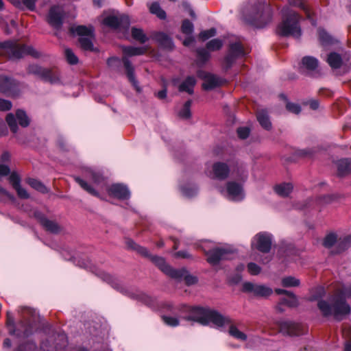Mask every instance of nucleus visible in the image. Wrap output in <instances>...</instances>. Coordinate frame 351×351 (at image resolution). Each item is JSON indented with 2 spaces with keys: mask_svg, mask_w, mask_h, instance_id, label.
Segmentation results:
<instances>
[{
  "mask_svg": "<svg viewBox=\"0 0 351 351\" xmlns=\"http://www.w3.org/2000/svg\"><path fill=\"white\" fill-rule=\"evenodd\" d=\"M0 195H2L3 196L5 197L6 198L10 200L14 199V197L8 191H6L4 189H3L1 186H0Z\"/></svg>",
  "mask_w": 351,
  "mask_h": 351,
  "instance_id": "nucleus-64",
  "label": "nucleus"
},
{
  "mask_svg": "<svg viewBox=\"0 0 351 351\" xmlns=\"http://www.w3.org/2000/svg\"><path fill=\"white\" fill-rule=\"evenodd\" d=\"M215 34H216L215 29L211 28L210 29L202 32L199 34V38L201 39H202L203 40H205L206 39H208L210 37L214 36L215 35Z\"/></svg>",
  "mask_w": 351,
  "mask_h": 351,
  "instance_id": "nucleus-53",
  "label": "nucleus"
},
{
  "mask_svg": "<svg viewBox=\"0 0 351 351\" xmlns=\"http://www.w3.org/2000/svg\"><path fill=\"white\" fill-rule=\"evenodd\" d=\"M7 325H8L10 332L11 334H14V319H13L12 315L10 314L9 313H8V314H7Z\"/></svg>",
  "mask_w": 351,
  "mask_h": 351,
  "instance_id": "nucleus-61",
  "label": "nucleus"
},
{
  "mask_svg": "<svg viewBox=\"0 0 351 351\" xmlns=\"http://www.w3.org/2000/svg\"><path fill=\"white\" fill-rule=\"evenodd\" d=\"M156 40L165 48L171 49L173 42L171 39L164 33H159L156 35Z\"/></svg>",
  "mask_w": 351,
  "mask_h": 351,
  "instance_id": "nucleus-33",
  "label": "nucleus"
},
{
  "mask_svg": "<svg viewBox=\"0 0 351 351\" xmlns=\"http://www.w3.org/2000/svg\"><path fill=\"white\" fill-rule=\"evenodd\" d=\"M213 172L214 178L224 180L228 176L230 169L227 164L218 162L213 165Z\"/></svg>",
  "mask_w": 351,
  "mask_h": 351,
  "instance_id": "nucleus-21",
  "label": "nucleus"
},
{
  "mask_svg": "<svg viewBox=\"0 0 351 351\" xmlns=\"http://www.w3.org/2000/svg\"><path fill=\"white\" fill-rule=\"evenodd\" d=\"M181 7L182 8V9L186 11V12H188L189 15L195 19V14L193 11V10L192 9L191 6V4L188 2V1H183L181 4H180Z\"/></svg>",
  "mask_w": 351,
  "mask_h": 351,
  "instance_id": "nucleus-54",
  "label": "nucleus"
},
{
  "mask_svg": "<svg viewBox=\"0 0 351 351\" xmlns=\"http://www.w3.org/2000/svg\"><path fill=\"white\" fill-rule=\"evenodd\" d=\"M86 176L95 184H99L103 179L102 177L99 173H97L92 171H88L86 173Z\"/></svg>",
  "mask_w": 351,
  "mask_h": 351,
  "instance_id": "nucleus-49",
  "label": "nucleus"
},
{
  "mask_svg": "<svg viewBox=\"0 0 351 351\" xmlns=\"http://www.w3.org/2000/svg\"><path fill=\"white\" fill-rule=\"evenodd\" d=\"M282 285L285 287H299L300 280L293 276H286L282 278Z\"/></svg>",
  "mask_w": 351,
  "mask_h": 351,
  "instance_id": "nucleus-32",
  "label": "nucleus"
},
{
  "mask_svg": "<svg viewBox=\"0 0 351 351\" xmlns=\"http://www.w3.org/2000/svg\"><path fill=\"white\" fill-rule=\"evenodd\" d=\"M247 268L251 275H258L261 271V268L254 263H248Z\"/></svg>",
  "mask_w": 351,
  "mask_h": 351,
  "instance_id": "nucleus-51",
  "label": "nucleus"
},
{
  "mask_svg": "<svg viewBox=\"0 0 351 351\" xmlns=\"http://www.w3.org/2000/svg\"><path fill=\"white\" fill-rule=\"evenodd\" d=\"M36 1L37 0H22V2L18 1L16 6L21 8H25L29 10H34Z\"/></svg>",
  "mask_w": 351,
  "mask_h": 351,
  "instance_id": "nucleus-44",
  "label": "nucleus"
},
{
  "mask_svg": "<svg viewBox=\"0 0 351 351\" xmlns=\"http://www.w3.org/2000/svg\"><path fill=\"white\" fill-rule=\"evenodd\" d=\"M41 223L47 230L51 232H58L60 230L56 223L47 219H43Z\"/></svg>",
  "mask_w": 351,
  "mask_h": 351,
  "instance_id": "nucleus-41",
  "label": "nucleus"
},
{
  "mask_svg": "<svg viewBox=\"0 0 351 351\" xmlns=\"http://www.w3.org/2000/svg\"><path fill=\"white\" fill-rule=\"evenodd\" d=\"M252 247L258 251L267 253L271 246V235L267 232H259L252 240Z\"/></svg>",
  "mask_w": 351,
  "mask_h": 351,
  "instance_id": "nucleus-9",
  "label": "nucleus"
},
{
  "mask_svg": "<svg viewBox=\"0 0 351 351\" xmlns=\"http://www.w3.org/2000/svg\"><path fill=\"white\" fill-rule=\"evenodd\" d=\"M286 108L290 112H292V113H294L296 114H299L301 111L300 106L298 104H295V103L288 102L286 104Z\"/></svg>",
  "mask_w": 351,
  "mask_h": 351,
  "instance_id": "nucleus-52",
  "label": "nucleus"
},
{
  "mask_svg": "<svg viewBox=\"0 0 351 351\" xmlns=\"http://www.w3.org/2000/svg\"><path fill=\"white\" fill-rule=\"evenodd\" d=\"M103 23L113 29L128 28L130 25L129 17L124 14H110L103 20Z\"/></svg>",
  "mask_w": 351,
  "mask_h": 351,
  "instance_id": "nucleus-15",
  "label": "nucleus"
},
{
  "mask_svg": "<svg viewBox=\"0 0 351 351\" xmlns=\"http://www.w3.org/2000/svg\"><path fill=\"white\" fill-rule=\"evenodd\" d=\"M319 38L323 45L332 44L335 40L329 35L324 29H319L318 31Z\"/></svg>",
  "mask_w": 351,
  "mask_h": 351,
  "instance_id": "nucleus-37",
  "label": "nucleus"
},
{
  "mask_svg": "<svg viewBox=\"0 0 351 351\" xmlns=\"http://www.w3.org/2000/svg\"><path fill=\"white\" fill-rule=\"evenodd\" d=\"M237 134L240 138L245 139L249 136L250 130L246 127L239 128L237 130Z\"/></svg>",
  "mask_w": 351,
  "mask_h": 351,
  "instance_id": "nucleus-60",
  "label": "nucleus"
},
{
  "mask_svg": "<svg viewBox=\"0 0 351 351\" xmlns=\"http://www.w3.org/2000/svg\"><path fill=\"white\" fill-rule=\"evenodd\" d=\"M302 68L313 71L318 66V60L312 56L304 57L302 60Z\"/></svg>",
  "mask_w": 351,
  "mask_h": 351,
  "instance_id": "nucleus-28",
  "label": "nucleus"
},
{
  "mask_svg": "<svg viewBox=\"0 0 351 351\" xmlns=\"http://www.w3.org/2000/svg\"><path fill=\"white\" fill-rule=\"evenodd\" d=\"M187 320H193L202 325L213 324L217 327L222 326L229 322L227 317H223L217 312L202 308H194L191 315L186 318Z\"/></svg>",
  "mask_w": 351,
  "mask_h": 351,
  "instance_id": "nucleus-3",
  "label": "nucleus"
},
{
  "mask_svg": "<svg viewBox=\"0 0 351 351\" xmlns=\"http://www.w3.org/2000/svg\"><path fill=\"white\" fill-rule=\"evenodd\" d=\"M343 335L349 339V341L345 345V351H351V328L345 330Z\"/></svg>",
  "mask_w": 351,
  "mask_h": 351,
  "instance_id": "nucleus-59",
  "label": "nucleus"
},
{
  "mask_svg": "<svg viewBox=\"0 0 351 351\" xmlns=\"http://www.w3.org/2000/svg\"><path fill=\"white\" fill-rule=\"evenodd\" d=\"M123 51L128 56H139L145 53L146 49L145 47H124Z\"/></svg>",
  "mask_w": 351,
  "mask_h": 351,
  "instance_id": "nucleus-31",
  "label": "nucleus"
},
{
  "mask_svg": "<svg viewBox=\"0 0 351 351\" xmlns=\"http://www.w3.org/2000/svg\"><path fill=\"white\" fill-rule=\"evenodd\" d=\"M196 84V80L193 76L188 77L179 86V90L193 94V88Z\"/></svg>",
  "mask_w": 351,
  "mask_h": 351,
  "instance_id": "nucleus-26",
  "label": "nucleus"
},
{
  "mask_svg": "<svg viewBox=\"0 0 351 351\" xmlns=\"http://www.w3.org/2000/svg\"><path fill=\"white\" fill-rule=\"evenodd\" d=\"M280 330L289 335H300L303 332V326L298 323L290 321H281L279 322Z\"/></svg>",
  "mask_w": 351,
  "mask_h": 351,
  "instance_id": "nucleus-16",
  "label": "nucleus"
},
{
  "mask_svg": "<svg viewBox=\"0 0 351 351\" xmlns=\"http://www.w3.org/2000/svg\"><path fill=\"white\" fill-rule=\"evenodd\" d=\"M163 322L169 326H176L179 325L180 321L177 318L171 316H162Z\"/></svg>",
  "mask_w": 351,
  "mask_h": 351,
  "instance_id": "nucleus-50",
  "label": "nucleus"
},
{
  "mask_svg": "<svg viewBox=\"0 0 351 351\" xmlns=\"http://www.w3.org/2000/svg\"><path fill=\"white\" fill-rule=\"evenodd\" d=\"M293 190V186L291 183H281L275 186V192L281 197L288 196Z\"/></svg>",
  "mask_w": 351,
  "mask_h": 351,
  "instance_id": "nucleus-27",
  "label": "nucleus"
},
{
  "mask_svg": "<svg viewBox=\"0 0 351 351\" xmlns=\"http://www.w3.org/2000/svg\"><path fill=\"white\" fill-rule=\"evenodd\" d=\"M220 192L226 198L234 202H240L245 197L243 184L235 181L228 182L226 188L221 189Z\"/></svg>",
  "mask_w": 351,
  "mask_h": 351,
  "instance_id": "nucleus-7",
  "label": "nucleus"
},
{
  "mask_svg": "<svg viewBox=\"0 0 351 351\" xmlns=\"http://www.w3.org/2000/svg\"><path fill=\"white\" fill-rule=\"evenodd\" d=\"M108 193L110 195L121 199H128L130 195V193L128 189L125 186L121 184H112L108 189Z\"/></svg>",
  "mask_w": 351,
  "mask_h": 351,
  "instance_id": "nucleus-19",
  "label": "nucleus"
},
{
  "mask_svg": "<svg viewBox=\"0 0 351 351\" xmlns=\"http://www.w3.org/2000/svg\"><path fill=\"white\" fill-rule=\"evenodd\" d=\"M182 32L186 35H191L193 32V25L189 20H184L182 24Z\"/></svg>",
  "mask_w": 351,
  "mask_h": 351,
  "instance_id": "nucleus-46",
  "label": "nucleus"
},
{
  "mask_svg": "<svg viewBox=\"0 0 351 351\" xmlns=\"http://www.w3.org/2000/svg\"><path fill=\"white\" fill-rule=\"evenodd\" d=\"M28 71L29 73L37 75L43 80L51 83H56L59 81V75L57 73L36 64L30 65Z\"/></svg>",
  "mask_w": 351,
  "mask_h": 351,
  "instance_id": "nucleus-11",
  "label": "nucleus"
},
{
  "mask_svg": "<svg viewBox=\"0 0 351 351\" xmlns=\"http://www.w3.org/2000/svg\"><path fill=\"white\" fill-rule=\"evenodd\" d=\"M223 45V43L219 39H213L210 41H209L207 45V49L209 51H215L219 49Z\"/></svg>",
  "mask_w": 351,
  "mask_h": 351,
  "instance_id": "nucleus-45",
  "label": "nucleus"
},
{
  "mask_svg": "<svg viewBox=\"0 0 351 351\" xmlns=\"http://www.w3.org/2000/svg\"><path fill=\"white\" fill-rule=\"evenodd\" d=\"M12 105V103L7 99H0V110L7 111L11 109Z\"/></svg>",
  "mask_w": 351,
  "mask_h": 351,
  "instance_id": "nucleus-58",
  "label": "nucleus"
},
{
  "mask_svg": "<svg viewBox=\"0 0 351 351\" xmlns=\"http://www.w3.org/2000/svg\"><path fill=\"white\" fill-rule=\"evenodd\" d=\"M337 242V236L335 234H328L324 240V245L331 247Z\"/></svg>",
  "mask_w": 351,
  "mask_h": 351,
  "instance_id": "nucleus-48",
  "label": "nucleus"
},
{
  "mask_svg": "<svg viewBox=\"0 0 351 351\" xmlns=\"http://www.w3.org/2000/svg\"><path fill=\"white\" fill-rule=\"evenodd\" d=\"M247 172L244 169H238L237 172L235 174V178L244 182L247 178Z\"/></svg>",
  "mask_w": 351,
  "mask_h": 351,
  "instance_id": "nucleus-56",
  "label": "nucleus"
},
{
  "mask_svg": "<svg viewBox=\"0 0 351 351\" xmlns=\"http://www.w3.org/2000/svg\"><path fill=\"white\" fill-rule=\"evenodd\" d=\"M132 36L134 39L139 41L141 43H144L147 39L143 30L141 29L132 28Z\"/></svg>",
  "mask_w": 351,
  "mask_h": 351,
  "instance_id": "nucleus-42",
  "label": "nucleus"
},
{
  "mask_svg": "<svg viewBox=\"0 0 351 351\" xmlns=\"http://www.w3.org/2000/svg\"><path fill=\"white\" fill-rule=\"evenodd\" d=\"M16 121H18L19 125L22 127H27L29 123V120L27 114L24 111L21 110L16 111V115H14L12 113H9L6 116V122L13 133H16L18 130Z\"/></svg>",
  "mask_w": 351,
  "mask_h": 351,
  "instance_id": "nucleus-10",
  "label": "nucleus"
},
{
  "mask_svg": "<svg viewBox=\"0 0 351 351\" xmlns=\"http://www.w3.org/2000/svg\"><path fill=\"white\" fill-rule=\"evenodd\" d=\"M10 173V169L5 165H0V175L7 176Z\"/></svg>",
  "mask_w": 351,
  "mask_h": 351,
  "instance_id": "nucleus-63",
  "label": "nucleus"
},
{
  "mask_svg": "<svg viewBox=\"0 0 351 351\" xmlns=\"http://www.w3.org/2000/svg\"><path fill=\"white\" fill-rule=\"evenodd\" d=\"M9 180L14 189L16 191L19 197L23 199L29 198V195L27 191L20 185V179L16 173H11L9 177Z\"/></svg>",
  "mask_w": 351,
  "mask_h": 351,
  "instance_id": "nucleus-22",
  "label": "nucleus"
},
{
  "mask_svg": "<svg viewBox=\"0 0 351 351\" xmlns=\"http://www.w3.org/2000/svg\"><path fill=\"white\" fill-rule=\"evenodd\" d=\"M203 250L207 256L208 262L213 265L217 264L221 260L231 258L233 253L232 250L226 247L206 250L203 247Z\"/></svg>",
  "mask_w": 351,
  "mask_h": 351,
  "instance_id": "nucleus-8",
  "label": "nucleus"
},
{
  "mask_svg": "<svg viewBox=\"0 0 351 351\" xmlns=\"http://www.w3.org/2000/svg\"><path fill=\"white\" fill-rule=\"evenodd\" d=\"M282 14L283 19L278 25V34L285 36L299 37L301 31L298 25V15L288 7L282 10Z\"/></svg>",
  "mask_w": 351,
  "mask_h": 351,
  "instance_id": "nucleus-2",
  "label": "nucleus"
},
{
  "mask_svg": "<svg viewBox=\"0 0 351 351\" xmlns=\"http://www.w3.org/2000/svg\"><path fill=\"white\" fill-rule=\"evenodd\" d=\"M124 66L125 68L126 72H127V76L130 81V82L132 84V85L134 86V88L136 89V90L139 91L140 88L138 85V82L136 80L134 75V68L132 66L131 63L129 62V60L126 58H123V59Z\"/></svg>",
  "mask_w": 351,
  "mask_h": 351,
  "instance_id": "nucleus-23",
  "label": "nucleus"
},
{
  "mask_svg": "<svg viewBox=\"0 0 351 351\" xmlns=\"http://www.w3.org/2000/svg\"><path fill=\"white\" fill-rule=\"evenodd\" d=\"M156 40L165 48L171 49L173 42L171 39L164 33H159L156 35Z\"/></svg>",
  "mask_w": 351,
  "mask_h": 351,
  "instance_id": "nucleus-34",
  "label": "nucleus"
},
{
  "mask_svg": "<svg viewBox=\"0 0 351 351\" xmlns=\"http://www.w3.org/2000/svg\"><path fill=\"white\" fill-rule=\"evenodd\" d=\"M128 245L132 248H133L134 250H136L141 254H143L144 256H148V252H147V250L145 248L136 245L133 241H129L128 242Z\"/></svg>",
  "mask_w": 351,
  "mask_h": 351,
  "instance_id": "nucleus-57",
  "label": "nucleus"
},
{
  "mask_svg": "<svg viewBox=\"0 0 351 351\" xmlns=\"http://www.w3.org/2000/svg\"><path fill=\"white\" fill-rule=\"evenodd\" d=\"M197 75L199 77L204 80L202 86L205 90L213 89L219 86L221 83L220 79L218 78L216 75L203 71H199L197 73Z\"/></svg>",
  "mask_w": 351,
  "mask_h": 351,
  "instance_id": "nucleus-18",
  "label": "nucleus"
},
{
  "mask_svg": "<svg viewBox=\"0 0 351 351\" xmlns=\"http://www.w3.org/2000/svg\"><path fill=\"white\" fill-rule=\"evenodd\" d=\"M151 258L160 269L169 276L179 280L184 279L188 285L196 282V278L190 276L185 269H174L167 264L164 258L159 256H152Z\"/></svg>",
  "mask_w": 351,
  "mask_h": 351,
  "instance_id": "nucleus-5",
  "label": "nucleus"
},
{
  "mask_svg": "<svg viewBox=\"0 0 351 351\" xmlns=\"http://www.w3.org/2000/svg\"><path fill=\"white\" fill-rule=\"evenodd\" d=\"M338 173L340 176H344L351 172V159L343 158L337 162Z\"/></svg>",
  "mask_w": 351,
  "mask_h": 351,
  "instance_id": "nucleus-24",
  "label": "nucleus"
},
{
  "mask_svg": "<svg viewBox=\"0 0 351 351\" xmlns=\"http://www.w3.org/2000/svg\"><path fill=\"white\" fill-rule=\"evenodd\" d=\"M0 92L9 96L16 97L20 93L19 84L7 76H0Z\"/></svg>",
  "mask_w": 351,
  "mask_h": 351,
  "instance_id": "nucleus-12",
  "label": "nucleus"
},
{
  "mask_svg": "<svg viewBox=\"0 0 351 351\" xmlns=\"http://www.w3.org/2000/svg\"><path fill=\"white\" fill-rule=\"evenodd\" d=\"M62 9L60 7L54 6L51 8L49 16V23L56 28H58L62 25Z\"/></svg>",
  "mask_w": 351,
  "mask_h": 351,
  "instance_id": "nucleus-20",
  "label": "nucleus"
},
{
  "mask_svg": "<svg viewBox=\"0 0 351 351\" xmlns=\"http://www.w3.org/2000/svg\"><path fill=\"white\" fill-rule=\"evenodd\" d=\"M281 303L289 306H296L298 304V298L292 292H289L285 298H282Z\"/></svg>",
  "mask_w": 351,
  "mask_h": 351,
  "instance_id": "nucleus-35",
  "label": "nucleus"
},
{
  "mask_svg": "<svg viewBox=\"0 0 351 351\" xmlns=\"http://www.w3.org/2000/svg\"><path fill=\"white\" fill-rule=\"evenodd\" d=\"M27 54L38 56V52L32 47L20 45L11 41L0 43V55L8 56L11 59H19Z\"/></svg>",
  "mask_w": 351,
  "mask_h": 351,
  "instance_id": "nucleus-4",
  "label": "nucleus"
},
{
  "mask_svg": "<svg viewBox=\"0 0 351 351\" xmlns=\"http://www.w3.org/2000/svg\"><path fill=\"white\" fill-rule=\"evenodd\" d=\"M271 20V11L267 5H263L261 8L256 12L254 18L248 20L250 23L257 27H262Z\"/></svg>",
  "mask_w": 351,
  "mask_h": 351,
  "instance_id": "nucleus-14",
  "label": "nucleus"
},
{
  "mask_svg": "<svg viewBox=\"0 0 351 351\" xmlns=\"http://www.w3.org/2000/svg\"><path fill=\"white\" fill-rule=\"evenodd\" d=\"M64 53L66 60L69 64H74L77 62L78 59L71 49H66L64 51Z\"/></svg>",
  "mask_w": 351,
  "mask_h": 351,
  "instance_id": "nucleus-47",
  "label": "nucleus"
},
{
  "mask_svg": "<svg viewBox=\"0 0 351 351\" xmlns=\"http://www.w3.org/2000/svg\"><path fill=\"white\" fill-rule=\"evenodd\" d=\"M245 55L243 47L239 42H236L230 45L228 55L225 58V64L227 68L230 67L236 58Z\"/></svg>",
  "mask_w": 351,
  "mask_h": 351,
  "instance_id": "nucleus-17",
  "label": "nucleus"
},
{
  "mask_svg": "<svg viewBox=\"0 0 351 351\" xmlns=\"http://www.w3.org/2000/svg\"><path fill=\"white\" fill-rule=\"evenodd\" d=\"M257 119L263 128L266 130H269L271 127V123L269 121L267 112L265 110H260L257 112Z\"/></svg>",
  "mask_w": 351,
  "mask_h": 351,
  "instance_id": "nucleus-29",
  "label": "nucleus"
},
{
  "mask_svg": "<svg viewBox=\"0 0 351 351\" xmlns=\"http://www.w3.org/2000/svg\"><path fill=\"white\" fill-rule=\"evenodd\" d=\"M229 333L237 339L245 341L247 339V335L239 330L235 326H231L229 328Z\"/></svg>",
  "mask_w": 351,
  "mask_h": 351,
  "instance_id": "nucleus-40",
  "label": "nucleus"
},
{
  "mask_svg": "<svg viewBox=\"0 0 351 351\" xmlns=\"http://www.w3.org/2000/svg\"><path fill=\"white\" fill-rule=\"evenodd\" d=\"M197 55H198L199 58L202 61H206L209 58L208 53L204 49H198Z\"/></svg>",
  "mask_w": 351,
  "mask_h": 351,
  "instance_id": "nucleus-62",
  "label": "nucleus"
},
{
  "mask_svg": "<svg viewBox=\"0 0 351 351\" xmlns=\"http://www.w3.org/2000/svg\"><path fill=\"white\" fill-rule=\"evenodd\" d=\"M71 31L73 34L80 36L79 42L80 46L84 50L92 51L93 49V29L83 25L72 27Z\"/></svg>",
  "mask_w": 351,
  "mask_h": 351,
  "instance_id": "nucleus-6",
  "label": "nucleus"
},
{
  "mask_svg": "<svg viewBox=\"0 0 351 351\" xmlns=\"http://www.w3.org/2000/svg\"><path fill=\"white\" fill-rule=\"evenodd\" d=\"M181 192L185 197H191L197 194V189L195 186L188 184L181 187Z\"/></svg>",
  "mask_w": 351,
  "mask_h": 351,
  "instance_id": "nucleus-38",
  "label": "nucleus"
},
{
  "mask_svg": "<svg viewBox=\"0 0 351 351\" xmlns=\"http://www.w3.org/2000/svg\"><path fill=\"white\" fill-rule=\"evenodd\" d=\"M338 245L341 247V250H344L351 245V235L345 237L338 242Z\"/></svg>",
  "mask_w": 351,
  "mask_h": 351,
  "instance_id": "nucleus-55",
  "label": "nucleus"
},
{
  "mask_svg": "<svg viewBox=\"0 0 351 351\" xmlns=\"http://www.w3.org/2000/svg\"><path fill=\"white\" fill-rule=\"evenodd\" d=\"M191 101H187L179 112V116L183 119H189L191 117Z\"/></svg>",
  "mask_w": 351,
  "mask_h": 351,
  "instance_id": "nucleus-43",
  "label": "nucleus"
},
{
  "mask_svg": "<svg viewBox=\"0 0 351 351\" xmlns=\"http://www.w3.org/2000/svg\"><path fill=\"white\" fill-rule=\"evenodd\" d=\"M243 291L258 297H267L273 292L272 289L268 286L250 282H245L243 284Z\"/></svg>",
  "mask_w": 351,
  "mask_h": 351,
  "instance_id": "nucleus-13",
  "label": "nucleus"
},
{
  "mask_svg": "<svg viewBox=\"0 0 351 351\" xmlns=\"http://www.w3.org/2000/svg\"><path fill=\"white\" fill-rule=\"evenodd\" d=\"M149 12L156 15L160 19H165L166 18V12L161 8L160 4L158 2H152L148 4Z\"/></svg>",
  "mask_w": 351,
  "mask_h": 351,
  "instance_id": "nucleus-30",
  "label": "nucleus"
},
{
  "mask_svg": "<svg viewBox=\"0 0 351 351\" xmlns=\"http://www.w3.org/2000/svg\"><path fill=\"white\" fill-rule=\"evenodd\" d=\"M351 298V287H344L339 293L326 300H320L318 308L324 316L332 315L337 319H342L350 312V306L345 298Z\"/></svg>",
  "mask_w": 351,
  "mask_h": 351,
  "instance_id": "nucleus-1",
  "label": "nucleus"
},
{
  "mask_svg": "<svg viewBox=\"0 0 351 351\" xmlns=\"http://www.w3.org/2000/svg\"><path fill=\"white\" fill-rule=\"evenodd\" d=\"M28 184L32 188L35 189L36 190H37L43 193H47V191H48L46 186L38 180L30 178L28 180Z\"/></svg>",
  "mask_w": 351,
  "mask_h": 351,
  "instance_id": "nucleus-39",
  "label": "nucleus"
},
{
  "mask_svg": "<svg viewBox=\"0 0 351 351\" xmlns=\"http://www.w3.org/2000/svg\"><path fill=\"white\" fill-rule=\"evenodd\" d=\"M326 60L332 69L340 68L343 62L341 56L335 52L330 53Z\"/></svg>",
  "mask_w": 351,
  "mask_h": 351,
  "instance_id": "nucleus-25",
  "label": "nucleus"
},
{
  "mask_svg": "<svg viewBox=\"0 0 351 351\" xmlns=\"http://www.w3.org/2000/svg\"><path fill=\"white\" fill-rule=\"evenodd\" d=\"M75 180L79 184V185L85 191H86L88 193L94 195V196H99V193L90 186L89 185L86 181L83 180L82 179L76 177L75 178Z\"/></svg>",
  "mask_w": 351,
  "mask_h": 351,
  "instance_id": "nucleus-36",
  "label": "nucleus"
}]
</instances>
